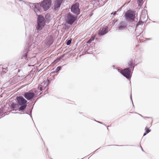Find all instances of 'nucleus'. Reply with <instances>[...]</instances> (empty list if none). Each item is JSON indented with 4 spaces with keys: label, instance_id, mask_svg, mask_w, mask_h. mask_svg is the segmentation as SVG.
Segmentation results:
<instances>
[{
    "label": "nucleus",
    "instance_id": "1",
    "mask_svg": "<svg viewBox=\"0 0 159 159\" xmlns=\"http://www.w3.org/2000/svg\"><path fill=\"white\" fill-rule=\"evenodd\" d=\"M44 17L41 15H39L37 18V25L36 29L38 31H41L44 27L45 23Z\"/></svg>",
    "mask_w": 159,
    "mask_h": 159
},
{
    "label": "nucleus",
    "instance_id": "2",
    "mask_svg": "<svg viewBox=\"0 0 159 159\" xmlns=\"http://www.w3.org/2000/svg\"><path fill=\"white\" fill-rule=\"evenodd\" d=\"M125 16L126 19L129 21L133 22L134 21L135 18V12L131 10H129L125 13Z\"/></svg>",
    "mask_w": 159,
    "mask_h": 159
},
{
    "label": "nucleus",
    "instance_id": "3",
    "mask_svg": "<svg viewBox=\"0 0 159 159\" xmlns=\"http://www.w3.org/2000/svg\"><path fill=\"white\" fill-rule=\"evenodd\" d=\"M29 6L33 10L37 15L41 12V8L42 7L40 4L39 3H30L29 4Z\"/></svg>",
    "mask_w": 159,
    "mask_h": 159
},
{
    "label": "nucleus",
    "instance_id": "4",
    "mask_svg": "<svg viewBox=\"0 0 159 159\" xmlns=\"http://www.w3.org/2000/svg\"><path fill=\"white\" fill-rule=\"evenodd\" d=\"M77 18V16L72 15L70 13H68L65 18L66 21V23L72 25Z\"/></svg>",
    "mask_w": 159,
    "mask_h": 159
},
{
    "label": "nucleus",
    "instance_id": "5",
    "mask_svg": "<svg viewBox=\"0 0 159 159\" xmlns=\"http://www.w3.org/2000/svg\"><path fill=\"white\" fill-rule=\"evenodd\" d=\"M120 73L127 79H130L132 76L131 69L130 68H127L122 70Z\"/></svg>",
    "mask_w": 159,
    "mask_h": 159
},
{
    "label": "nucleus",
    "instance_id": "6",
    "mask_svg": "<svg viewBox=\"0 0 159 159\" xmlns=\"http://www.w3.org/2000/svg\"><path fill=\"white\" fill-rule=\"evenodd\" d=\"M51 3V0H43L40 4L43 10L46 11L50 8Z\"/></svg>",
    "mask_w": 159,
    "mask_h": 159
},
{
    "label": "nucleus",
    "instance_id": "7",
    "mask_svg": "<svg viewBox=\"0 0 159 159\" xmlns=\"http://www.w3.org/2000/svg\"><path fill=\"white\" fill-rule=\"evenodd\" d=\"M79 7V3L78 2L75 3L72 5L70 8L71 11L76 15H79L80 13Z\"/></svg>",
    "mask_w": 159,
    "mask_h": 159
},
{
    "label": "nucleus",
    "instance_id": "8",
    "mask_svg": "<svg viewBox=\"0 0 159 159\" xmlns=\"http://www.w3.org/2000/svg\"><path fill=\"white\" fill-rule=\"evenodd\" d=\"M23 96L27 100H31L33 98L35 97V94L34 93L30 91L24 93Z\"/></svg>",
    "mask_w": 159,
    "mask_h": 159
},
{
    "label": "nucleus",
    "instance_id": "9",
    "mask_svg": "<svg viewBox=\"0 0 159 159\" xmlns=\"http://www.w3.org/2000/svg\"><path fill=\"white\" fill-rule=\"evenodd\" d=\"M17 102L19 105L26 104L27 101L22 96H17L16 98Z\"/></svg>",
    "mask_w": 159,
    "mask_h": 159
},
{
    "label": "nucleus",
    "instance_id": "10",
    "mask_svg": "<svg viewBox=\"0 0 159 159\" xmlns=\"http://www.w3.org/2000/svg\"><path fill=\"white\" fill-rule=\"evenodd\" d=\"M127 23L124 21H120L118 25V29L121 31L126 29L127 26Z\"/></svg>",
    "mask_w": 159,
    "mask_h": 159
},
{
    "label": "nucleus",
    "instance_id": "11",
    "mask_svg": "<svg viewBox=\"0 0 159 159\" xmlns=\"http://www.w3.org/2000/svg\"><path fill=\"white\" fill-rule=\"evenodd\" d=\"M108 29V28L107 26H106L105 28L102 27L98 31V35L101 36L105 35L107 33Z\"/></svg>",
    "mask_w": 159,
    "mask_h": 159
},
{
    "label": "nucleus",
    "instance_id": "12",
    "mask_svg": "<svg viewBox=\"0 0 159 159\" xmlns=\"http://www.w3.org/2000/svg\"><path fill=\"white\" fill-rule=\"evenodd\" d=\"M53 38L51 36H48L45 40V42L47 45L50 46L53 43Z\"/></svg>",
    "mask_w": 159,
    "mask_h": 159
},
{
    "label": "nucleus",
    "instance_id": "13",
    "mask_svg": "<svg viewBox=\"0 0 159 159\" xmlns=\"http://www.w3.org/2000/svg\"><path fill=\"white\" fill-rule=\"evenodd\" d=\"M63 0H56V2L54 4V9L56 10L59 8L63 2Z\"/></svg>",
    "mask_w": 159,
    "mask_h": 159
},
{
    "label": "nucleus",
    "instance_id": "14",
    "mask_svg": "<svg viewBox=\"0 0 159 159\" xmlns=\"http://www.w3.org/2000/svg\"><path fill=\"white\" fill-rule=\"evenodd\" d=\"M21 106L20 107V108H18V109H16L15 110V111H16L17 110H18L19 111H23L26 108L27 105L26 104H22L21 105Z\"/></svg>",
    "mask_w": 159,
    "mask_h": 159
},
{
    "label": "nucleus",
    "instance_id": "15",
    "mask_svg": "<svg viewBox=\"0 0 159 159\" xmlns=\"http://www.w3.org/2000/svg\"><path fill=\"white\" fill-rule=\"evenodd\" d=\"M19 105L18 104H16V103L13 102L10 106L11 107L12 109H14L16 108H18Z\"/></svg>",
    "mask_w": 159,
    "mask_h": 159
},
{
    "label": "nucleus",
    "instance_id": "16",
    "mask_svg": "<svg viewBox=\"0 0 159 159\" xmlns=\"http://www.w3.org/2000/svg\"><path fill=\"white\" fill-rule=\"evenodd\" d=\"M128 65L129 66H130V68L131 69V68H133V70H134V67L135 66H136V65L135 66L133 65V62L132 61H129L128 62Z\"/></svg>",
    "mask_w": 159,
    "mask_h": 159
},
{
    "label": "nucleus",
    "instance_id": "17",
    "mask_svg": "<svg viewBox=\"0 0 159 159\" xmlns=\"http://www.w3.org/2000/svg\"><path fill=\"white\" fill-rule=\"evenodd\" d=\"M27 53L28 52H27L24 53L22 56L21 57V59H25V60L27 61Z\"/></svg>",
    "mask_w": 159,
    "mask_h": 159
},
{
    "label": "nucleus",
    "instance_id": "18",
    "mask_svg": "<svg viewBox=\"0 0 159 159\" xmlns=\"http://www.w3.org/2000/svg\"><path fill=\"white\" fill-rule=\"evenodd\" d=\"M3 65H0V68L1 67L2 69V71L6 73L8 71V68L7 67H6V68L3 67Z\"/></svg>",
    "mask_w": 159,
    "mask_h": 159
},
{
    "label": "nucleus",
    "instance_id": "19",
    "mask_svg": "<svg viewBox=\"0 0 159 159\" xmlns=\"http://www.w3.org/2000/svg\"><path fill=\"white\" fill-rule=\"evenodd\" d=\"M43 83L46 86H48L50 83V81L49 80L47 79V80H44L43 81Z\"/></svg>",
    "mask_w": 159,
    "mask_h": 159
},
{
    "label": "nucleus",
    "instance_id": "20",
    "mask_svg": "<svg viewBox=\"0 0 159 159\" xmlns=\"http://www.w3.org/2000/svg\"><path fill=\"white\" fill-rule=\"evenodd\" d=\"M61 68V66H59L57 67L56 70L55 71V72L56 73H57L59 71H60Z\"/></svg>",
    "mask_w": 159,
    "mask_h": 159
},
{
    "label": "nucleus",
    "instance_id": "21",
    "mask_svg": "<svg viewBox=\"0 0 159 159\" xmlns=\"http://www.w3.org/2000/svg\"><path fill=\"white\" fill-rule=\"evenodd\" d=\"M94 38L93 37L89 39L87 43H90L92 41H93L94 40Z\"/></svg>",
    "mask_w": 159,
    "mask_h": 159
},
{
    "label": "nucleus",
    "instance_id": "22",
    "mask_svg": "<svg viewBox=\"0 0 159 159\" xmlns=\"http://www.w3.org/2000/svg\"><path fill=\"white\" fill-rule=\"evenodd\" d=\"M71 40H72L71 39L66 40V45H70L71 43Z\"/></svg>",
    "mask_w": 159,
    "mask_h": 159
},
{
    "label": "nucleus",
    "instance_id": "23",
    "mask_svg": "<svg viewBox=\"0 0 159 159\" xmlns=\"http://www.w3.org/2000/svg\"><path fill=\"white\" fill-rule=\"evenodd\" d=\"M145 129V132L148 134L151 131V130L147 127H146Z\"/></svg>",
    "mask_w": 159,
    "mask_h": 159
},
{
    "label": "nucleus",
    "instance_id": "24",
    "mask_svg": "<svg viewBox=\"0 0 159 159\" xmlns=\"http://www.w3.org/2000/svg\"><path fill=\"white\" fill-rule=\"evenodd\" d=\"M33 109V107H32L31 108H30V114H29L28 113H26V114H28L32 118V116L31 115V113H32V109Z\"/></svg>",
    "mask_w": 159,
    "mask_h": 159
},
{
    "label": "nucleus",
    "instance_id": "25",
    "mask_svg": "<svg viewBox=\"0 0 159 159\" xmlns=\"http://www.w3.org/2000/svg\"><path fill=\"white\" fill-rule=\"evenodd\" d=\"M60 59L61 58H57L54 61V62L55 63H57L58 62Z\"/></svg>",
    "mask_w": 159,
    "mask_h": 159
},
{
    "label": "nucleus",
    "instance_id": "26",
    "mask_svg": "<svg viewBox=\"0 0 159 159\" xmlns=\"http://www.w3.org/2000/svg\"><path fill=\"white\" fill-rule=\"evenodd\" d=\"M142 23V21L140 20L139 21L137 24L136 25H137L138 26L139 25H141V24Z\"/></svg>",
    "mask_w": 159,
    "mask_h": 159
},
{
    "label": "nucleus",
    "instance_id": "27",
    "mask_svg": "<svg viewBox=\"0 0 159 159\" xmlns=\"http://www.w3.org/2000/svg\"><path fill=\"white\" fill-rule=\"evenodd\" d=\"M143 1V0H138V2H139L140 3H142Z\"/></svg>",
    "mask_w": 159,
    "mask_h": 159
},
{
    "label": "nucleus",
    "instance_id": "28",
    "mask_svg": "<svg viewBox=\"0 0 159 159\" xmlns=\"http://www.w3.org/2000/svg\"><path fill=\"white\" fill-rule=\"evenodd\" d=\"M130 97L131 100H132V103H133V106H134V104H133V101H132V97H131V94H130Z\"/></svg>",
    "mask_w": 159,
    "mask_h": 159
},
{
    "label": "nucleus",
    "instance_id": "29",
    "mask_svg": "<svg viewBox=\"0 0 159 159\" xmlns=\"http://www.w3.org/2000/svg\"><path fill=\"white\" fill-rule=\"evenodd\" d=\"M148 133H147L146 132H145V133H144V134H143V136H145Z\"/></svg>",
    "mask_w": 159,
    "mask_h": 159
},
{
    "label": "nucleus",
    "instance_id": "30",
    "mask_svg": "<svg viewBox=\"0 0 159 159\" xmlns=\"http://www.w3.org/2000/svg\"><path fill=\"white\" fill-rule=\"evenodd\" d=\"M116 146H128V145H116Z\"/></svg>",
    "mask_w": 159,
    "mask_h": 159
},
{
    "label": "nucleus",
    "instance_id": "31",
    "mask_svg": "<svg viewBox=\"0 0 159 159\" xmlns=\"http://www.w3.org/2000/svg\"><path fill=\"white\" fill-rule=\"evenodd\" d=\"M116 11H115L114 13H113V15H115L116 14Z\"/></svg>",
    "mask_w": 159,
    "mask_h": 159
},
{
    "label": "nucleus",
    "instance_id": "32",
    "mask_svg": "<svg viewBox=\"0 0 159 159\" xmlns=\"http://www.w3.org/2000/svg\"><path fill=\"white\" fill-rule=\"evenodd\" d=\"M112 67H113V69H116L115 67L114 66H113Z\"/></svg>",
    "mask_w": 159,
    "mask_h": 159
},
{
    "label": "nucleus",
    "instance_id": "33",
    "mask_svg": "<svg viewBox=\"0 0 159 159\" xmlns=\"http://www.w3.org/2000/svg\"><path fill=\"white\" fill-rule=\"evenodd\" d=\"M64 54L62 55L61 56V57H64Z\"/></svg>",
    "mask_w": 159,
    "mask_h": 159
},
{
    "label": "nucleus",
    "instance_id": "34",
    "mask_svg": "<svg viewBox=\"0 0 159 159\" xmlns=\"http://www.w3.org/2000/svg\"><path fill=\"white\" fill-rule=\"evenodd\" d=\"M42 87L41 86L40 87V89L41 91L42 90Z\"/></svg>",
    "mask_w": 159,
    "mask_h": 159
},
{
    "label": "nucleus",
    "instance_id": "35",
    "mask_svg": "<svg viewBox=\"0 0 159 159\" xmlns=\"http://www.w3.org/2000/svg\"><path fill=\"white\" fill-rule=\"evenodd\" d=\"M96 121V122H98V123H100L102 124V123H101V122H99V121Z\"/></svg>",
    "mask_w": 159,
    "mask_h": 159
},
{
    "label": "nucleus",
    "instance_id": "36",
    "mask_svg": "<svg viewBox=\"0 0 159 159\" xmlns=\"http://www.w3.org/2000/svg\"><path fill=\"white\" fill-rule=\"evenodd\" d=\"M151 39H152L151 38H148V40H150Z\"/></svg>",
    "mask_w": 159,
    "mask_h": 159
},
{
    "label": "nucleus",
    "instance_id": "37",
    "mask_svg": "<svg viewBox=\"0 0 159 159\" xmlns=\"http://www.w3.org/2000/svg\"><path fill=\"white\" fill-rule=\"evenodd\" d=\"M141 149H142V151H143V148H142V147L141 146Z\"/></svg>",
    "mask_w": 159,
    "mask_h": 159
},
{
    "label": "nucleus",
    "instance_id": "38",
    "mask_svg": "<svg viewBox=\"0 0 159 159\" xmlns=\"http://www.w3.org/2000/svg\"><path fill=\"white\" fill-rule=\"evenodd\" d=\"M146 117V118H150L149 117Z\"/></svg>",
    "mask_w": 159,
    "mask_h": 159
},
{
    "label": "nucleus",
    "instance_id": "39",
    "mask_svg": "<svg viewBox=\"0 0 159 159\" xmlns=\"http://www.w3.org/2000/svg\"><path fill=\"white\" fill-rule=\"evenodd\" d=\"M152 122H151V124L152 123Z\"/></svg>",
    "mask_w": 159,
    "mask_h": 159
},
{
    "label": "nucleus",
    "instance_id": "40",
    "mask_svg": "<svg viewBox=\"0 0 159 159\" xmlns=\"http://www.w3.org/2000/svg\"><path fill=\"white\" fill-rule=\"evenodd\" d=\"M140 116H141L143 117L141 115H139Z\"/></svg>",
    "mask_w": 159,
    "mask_h": 159
},
{
    "label": "nucleus",
    "instance_id": "41",
    "mask_svg": "<svg viewBox=\"0 0 159 159\" xmlns=\"http://www.w3.org/2000/svg\"><path fill=\"white\" fill-rule=\"evenodd\" d=\"M111 145H108V146H111Z\"/></svg>",
    "mask_w": 159,
    "mask_h": 159
}]
</instances>
